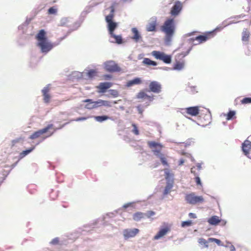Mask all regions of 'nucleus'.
<instances>
[{
	"instance_id": "f257e3e1",
	"label": "nucleus",
	"mask_w": 251,
	"mask_h": 251,
	"mask_svg": "<svg viewBox=\"0 0 251 251\" xmlns=\"http://www.w3.org/2000/svg\"><path fill=\"white\" fill-rule=\"evenodd\" d=\"M38 40V46L40 48L42 52H48L53 48L52 45L48 41L46 33L44 29L40 30L36 36Z\"/></svg>"
},
{
	"instance_id": "f03ea898",
	"label": "nucleus",
	"mask_w": 251,
	"mask_h": 251,
	"mask_svg": "<svg viewBox=\"0 0 251 251\" xmlns=\"http://www.w3.org/2000/svg\"><path fill=\"white\" fill-rule=\"evenodd\" d=\"M148 145L149 148L151 149L154 154L160 158L162 164L164 166H168L166 158L164 154L161 152V150L163 148V146L160 143L155 142V141H149L148 142Z\"/></svg>"
},
{
	"instance_id": "7ed1b4c3",
	"label": "nucleus",
	"mask_w": 251,
	"mask_h": 251,
	"mask_svg": "<svg viewBox=\"0 0 251 251\" xmlns=\"http://www.w3.org/2000/svg\"><path fill=\"white\" fill-rule=\"evenodd\" d=\"M176 28L175 21L174 19H167L161 27V29L167 38H171L173 36Z\"/></svg>"
},
{
	"instance_id": "20e7f679",
	"label": "nucleus",
	"mask_w": 251,
	"mask_h": 251,
	"mask_svg": "<svg viewBox=\"0 0 251 251\" xmlns=\"http://www.w3.org/2000/svg\"><path fill=\"white\" fill-rule=\"evenodd\" d=\"M116 4V3H114L110 7V12L105 17V21L107 23V28L109 34H113L114 30L118 26V24L113 21L114 17L115 6Z\"/></svg>"
},
{
	"instance_id": "39448f33",
	"label": "nucleus",
	"mask_w": 251,
	"mask_h": 251,
	"mask_svg": "<svg viewBox=\"0 0 251 251\" xmlns=\"http://www.w3.org/2000/svg\"><path fill=\"white\" fill-rule=\"evenodd\" d=\"M185 199L188 203L192 205L201 203L204 201L202 196H196L194 193L186 195Z\"/></svg>"
},
{
	"instance_id": "423d86ee",
	"label": "nucleus",
	"mask_w": 251,
	"mask_h": 251,
	"mask_svg": "<svg viewBox=\"0 0 251 251\" xmlns=\"http://www.w3.org/2000/svg\"><path fill=\"white\" fill-rule=\"evenodd\" d=\"M151 54L156 59L162 61L166 64H170L172 61V56L171 55L166 54L165 52L153 50L151 52Z\"/></svg>"
},
{
	"instance_id": "0eeeda50",
	"label": "nucleus",
	"mask_w": 251,
	"mask_h": 251,
	"mask_svg": "<svg viewBox=\"0 0 251 251\" xmlns=\"http://www.w3.org/2000/svg\"><path fill=\"white\" fill-rule=\"evenodd\" d=\"M105 69L109 72H119L120 68L113 61H108L104 63Z\"/></svg>"
},
{
	"instance_id": "6e6552de",
	"label": "nucleus",
	"mask_w": 251,
	"mask_h": 251,
	"mask_svg": "<svg viewBox=\"0 0 251 251\" xmlns=\"http://www.w3.org/2000/svg\"><path fill=\"white\" fill-rule=\"evenodd\" d=\"M53 126V125L52 124L48 125L45 128L34 132L30 136L29 138L32 140L36 139L39 137L41 135L48 132L49 129L52 128Z\"/></svg>"
},
{
	"instance_id": "1a4fd4ad",
	"label": "nucleus",
	"mask_w": 251,
	"mask_h": 251,
	"mask_svg": "<svg viewBox=\"0 0 251 251\" xmlns=\"http://www.w3.org/2000/svg\"><path fill=\"white\" fill-rule=\"evenodd\" d=\"M149 91L154 93H159L161 91V85L157 81H153L149 84Z\"/></svg>"
},
{
	"instance_id": "9d476101",
	"label": "nucleus",
	"mask_w": 251,
	"mask_h": 251,
	"mask_svg": "<svg viewBox=\"0 0 251 251\" xmlns=\"http://www.w3.org/2000/svg\"><path fill=\"white\" fill-rule=\"evenodd\" d=\"M214 35V33L213 32H209L196 37L195 40L198 41L199 43H201L212 38ZM193 40H194V39H193Z\"/></svg>"
},
{
	"instance_id": "9b49d317",
	"label": "nucleus",
	"mask_w": 251,
	"mask_h": 251,
	"mask_svg": "<svg viewBox=\"0 0 251 251\" xmlns=\"http://www.w3.org/2000/svg\"><path fill=\"white\" fill-rule=\"evenodd\" d=\"M242 149L245 155L247 153H249V151L251 149V135L243 143Z\"/></svg>"
},
{
	"instance_id": "f8f14e48",
	"label": "nucleus",
	"mask_w": 251,
	"mask_h": 251,
	"mask_svg": "<svg viewBox=\"0 0 251 251\" xmlns=\"http://www.w3.org/2000/svg\"><path fill=\"white\" fill-rule=\"evenodd\" d=\"M139 230L137 228L126 229L123 231L124 236L125 238H129L133 237L136 236L139 232Z\"/></svg>"
},
{
	"instance_id": "ddd939ff",
	"label": "nucleus",
	"mask_w": 251,
	"mask_h": 251,
	"mask_svg": "<svg viewBox=\"0 0 251 251\" xmlns=\"http://www.w3.org/2000/svg\"><path fill=\"white\" fill-rule=\"evenodd\" d=\"M50 90V85H48L44 87L42 90L43 96V100L46 103H48L50 101L51 96L49 94Z\"/></svg>"
},
{
	"instance_id": "4468645a",
	"label": "nucleus",
	"mask_w": 251,
	"mask_h": 251,
	"mask_svg": "<svg viewBox=\"0 0 251 251\" xmlns=\"http://www.w3.org/2000/svg\"><path fill=\"white\" fill-rule=\"evenodd\" d=\"M182 8V5L180 1H176L175 2V5L172 8L171 14L172 15H177L180 12Z\"/></svg>"
},
{
	"instance_id": "2eb2a0df",
	"label": "nucleus",
	"mask_w": 251,
	"mask_h": 251,
	"mask_svg": "<svg viewBox=\"0 0 251 251\" xmlns=\"http://www.w3.org/2000/svg\"><path fill=\"white\" fill-rule=\"evenodd\" d=\"M156 18H152L150 22L146 26V30L147 31H154L156 29L157 26Z\"/></svg>"
},
{
	"instance_id": "dca6fc26",
	"label": "nucleus",
	"mask_w": 251,
	"mask_h": 251,
	"mask_svg": "<svg viewBox=\"0 0 251 251\" xmlns=\"http://www.w3.org/2000/svg\"><path fill=\"white\" fill-rule=\"evenodd\" d=\"M200 110L199 106H193L186 108L185 109V112L192 116H197Z\"/></svg>"
},
{
	"instance_id": "f3484780",
	"label": "nucleus",
	"mask_w": 251,
	"mask_h": 251,
	"mask_svg": "<svg viewBox=\"0 0 251 251\" xmlns=\"http://www.w3.org/2000/svg\"><path fill=\"white\" fill-rule=\"evenodd\" d=\"M205 111L206 113L204 117H202V115L200 116L201 122L203 126L208 125L210 123L211 120V117L208 110L206 109Z\"/></svg>"
},
{
	"instance_id": "a211bd4d",
	"label": "nucleus",
	"mask_w": 251,
	"mask_h": 251,
	"mask_svg": "<svg viewBox=\"0 0 251 251\" xmlns=\"http://www.w3.org/2000/svg\"><path fill=\"white\" fill-rule=\"evenodd\" d=\"M170 228L168 226H166L163 228L161 229L159 231V232L154 236V239H159V238H161L162 237L166 235L167 233V232L170 231Z\"/></svg>"
},
{
	"instance_id": "6ab92c4d",
	"label": "nucleus",
	"mask_w": 251,
	"mask_h": 251,
	"mask_svg": "<svg viewBox=\"0 0 251 251\" xmlns=\"http://www.w3.org/2000/svg\"><path fill=\"white\" fill-rule=\"evenodd\" d=\"M112 85V83L111 82H101L97 86V88L100 90V92L104 93L107 89L111 87Z\"/></svg>"
},
{
	"instance_id": "aec40b11",
	"label": "nucleus",
	"mask_w": 251,
	"mask_h": 251,
	"mask_svg": "<svg viewBox=\"0 0 251 251\" xmlns=\"http://www.w3.org/2000/svg\"><path fill=\"white\" fill-rule=\"evenodd\" d=\"M136 98L137 99H147L150 101H152L153 99V96H151L147 95L145 92L143 91H140L137 95Z\"/></svg>"
},
{
	"instance_id": "412c9836",
	"label": "nucleus",
	"mask_w": 251,
	"mask_h": 251,
	"mask_svg": "<svg viewBox=\"0 0 251 251\" xmlns=\"http://www.w3.org/2000/svg\"><path fill=\"white\" fill-rule=\"evenodd\" d=\"M83 102H87V103L85 105V108L88 109H92L96 108L95 101H93L91 99H86L83 100Z\"/></svg>"
},
{
	"instance_id": "4be33fe9",
	"label": "nucleus",
	"mask_w": 251,
	"mask_h": 251,
	"mask_svg": "<svg viewBox=\"0 0 251 251\" xmlns=\"http://www.w3.org/2000/svg\"><path fill=\"white\" fill-rule=\"evenodd\" d=\"M142 81L140 78L136 77L132 80H129L126 82L127 87H131L134 85H137L142 83Z\"/></svg>"
},
{
	"instance_id": "5701e85b",
	"label": "nucleus",
	"mask_w": 251,
	"mask_h": 251,
	"mask_svg": "<svg viewBox=\"0 0 251 251\" xmlns=\"http://www.w3.org/2000/svg\"><path fill=\"white\" fill-rule=\"evenodd\" d=\"M132 32L133 34V36L132 37V39L134 40L136 42H138L141 39V36L139 34L137 29L135 27L132 28L131 29Z\"/></svg>"
},
{
	"instance_id": "b1692460",
	"label": "nucleus",
	"mask_w": 251,
	"mask_h": 251,
	"mask_svg": "<svg viewBox=\"0 0 251 251\" xmlns=\"http://www.w3.org/2000/svg\"><path fill=\"white\" fill-rule=\"evenodd\" d=\"M207 222L211 225L216 226L220 222V219L217 216H212L208 219Z\"/></svg>"
},
{
	"instance_id": "393cba45",
	"label": "nucleus",
	"mask_w": 251,
	"mask_h": 251,
	"mask_svg": "<svg viewBox=\"0 0 251 251\" xmlns=\"http://www.w3.org/2000/svg\"><path fill=\"white\" fill-rule=\"evenodd\" d=\"M173 181H169L167 183L163 192V195L164 196L167 195L171 192L172 189L173 187Z\"/></svg>"
},
{
	"instance_id": "a878e982",
	"label": "nucleus",
	"mask_w": 251,
	"mask_h": 251,
	"mask_svg": "<svg viewBox=\"0 0 251 251\" xmlns=\"http://www.w3.org/2000/svg\"><path fill=\"white\" fill-rule=\"evenodd\" d=\"M250 32L245 29L242 32V41L244 42H248L250 38Z\"/></svg>"
},
{
	"instance_id": "bb28decb",
	"label": "nucleus",
	"mask_w": 251,
	"mask_h": 251,
	"mask_svg": "<svg viewBox=\"0 0 251 251\" xmlns=\"http://www.w3.org/2000/svg\"><path fill=\"white\" fill-rule=\"evenodd\" d=\"M142 63L147 66H155L157 65L156 62L152 61L148 58H145L142 61Z\"/></svg>"
},
{
	"instance_id": "cd10ccee",
	"label": "nucleus",
	"mask_w": 251,
	"mask_h": 251,
	"mask_svg": "<svg viewBox=\"0 0 251 251\" xmlns=\"http://www.w3.org/2000/svg\"><path fill=\"white\" fill-rule=\"evenodd\" d=\"M145 216V213L141 212H138L134 213L133 215V219L135 221H140L143 219Z\"/></svg>"
},
{
	"instance_id": "c85d7f7f",
	"label": "nucleus",
	"mask_w": 251,
	"mask_h": 251,
	"mask_svg": "<svg viewBox=\"0 0 251 251\" xmlns=\"http://www.w3.org/2000/svg\"><path fill=\"white\" fill-rule=\"evenodd\" d=\"M109 35L111 37L113 38L115 40V43L118 44H121L123 43V39L121 35H116L114 33H113V34H110Z\"/></svg>"
},
{
	"instance_id": "c756f323",
	"label": "nucleus",
	"mask_w": 251,
	"mask_h": 251,
	"mask_svg": "<svg viewBox=\"0 0 251 251\" xmlns=\"http://www.w3.org/2000/svg\"><path fill=\"white\" fill-rule=\"evenodd\" d=\"M35 149V147H31L30 148L26 150L25 151H23L20 153L19 156L21 158H23L25 157L26 155L30 153L32 151H33Z\"/></svg>"
},
{
	"instance_id": "7c9ffc66",
	"label": "nucleus",
	"mask_w": 251,
	"mask_h": 251,
	"mask_svg": "<svg viewBox=\"0 0 251 251\" xmlns=\"http://www.w3.org/2000/svg\"><path fill=\"white\" fill-rule=\"evenodd\" d=\"M184 63L183 61L179 62L177 61L174 66V69L176 70H180L184 68Z\"/></svg>"
},
{
	"instance_id": "2f4dec72",
	"label": "nucleus",
	"mask_w": 251,
	"mask_h": 251,
	"mask_svg": "<svg viewBox=\"0 0 251 251\" xmlns=\"http://www.w3.org/2000/svg\"><path fill=\"white\" fill-rule=\"evenodd\" d=\"M109 118L107 116H99L95 117V119L99 122H102L108 119Z\"/></svg>"
},
{
	"instance_id": "473e14b6",
	"label": "nucleus",
	"mask_w": 251,
	"mask_h": 251,
	"mask_svg": "<svg viewBox=\"0 0 251 251\" xmlns=\"http://www.w3.org/2000/svg\"><path fill=\"white\" fill-rule=\"evenodd\" d=\"M235 112L234 111H230L226 115V119L227 120H230L235 117Z\"/></svg>"
},
{
	"instance_id": "72a5a7b5",
	"label": "nucleus",
	"mask_w": 251,
	"mask_h": 251,
	"mask_svg": "<svg viewBox=\"0 0 251 251\" xmlns=\"http://www.w3.org/2000/svg\"><path fill=\"white\" fill-rule=\"evenodd\" d=\"M208 242H215L219 246H223V244L222 243V242L220 240L214 238H208Z\"/></svg>"
},
{
	"instance_id": "f704fd0d",
	"label": "nucleus",
	"mask_w": 251,
	"mask_h": 251,
	"mask_svg": "<svg viewBox=\"0 0 251 251\" xmlns=\"http://www.w3.org/2000/svg\"><path fill=\"white\" fill-rule=\"evenodd\" d=\"M198 242L201 245H203L205 248L208 247V243L209 242L208 240L207 241H206L205 239L201 238H200L198 240Z\"/></svg>"
},
{
	"instance_id": "c9c22d12",
	"label": "nucleus",
	"mask_w": 251,
	"mask_h": 251,
	"mask_svg": "<svg viewBox=\"0 0 251 251\" xmlns=\"http://www.w3.org/2000/svg\"><path fill=\"white\" fill-rule=\"evenodd\" d=\"M97 71L95 70H90L87 73V75L90 78H93L97 75Z\"/></svg>"
},
{
	"instance_id": "e433bc0d",
	"label": "nucleus",
	"mask_w": 251,
	"mask_h": 251,
	"mask_svg": "<svg viewBox=\"0 0 251 251\" xmlns=\"http://www.w3.org/2000/svg\"><path fill=\"white\" fill-rule=\"evenodd\" d=\"M132 126L133 127V129L132 130V133L136 135H138L139 134V131L137 126L135 124H132Z\"/></svg>"
},
{
	"instance_id": "4c0bfd02",
	"label": "nucleus",
	"mask_w": 251,
	"mask_h": 251,
	"mask_svg": "<svg viewBox=\"0 0 251 251\" xmlns=\"http://www.w3.org/2000/svg\"><path fill=\"white\" fill-rule=\"evenodd\" d=\"M241 103L243 104L251 103V98H245L241 100Z\"/></svg>"
},
{
	"instance_id": "58836bf2",
	"label": "nucleus",
	"mask_w": 251,
	"mask_h": 251,
	"mask_svg": "<svg viewBox=\"0 0 251 251\" xmlns=\"http://www.w3.org/2000/svg\"><path fill=\"white\" fill-rule=\"evenodd\" d=\"M192 225V222L191 220L183 221L181 223V226L183 227L189 226Z\"/></svg>"
},
{
	"instance_id": "ea45409f",
	"label": "nucleus",
	"mask_w": 251,
	"mask_h": 251,
	"mask_svg": "<svg viewBox=\"0 0 251 251\" xmlns=\"http://www.w3.org/2000/svg\"><path fill=\"white\" fill-rule=\"evenodd\" d=\"M110 94L114 97H117L119 96V92L116 90L111 89L109 91Z\"/></svg>"
},
{
	"instance_id": "a19ab883",
	"label": "nucleus",
	"mask_w": 251,
	"mask_h": 251,
	"mask_svg": "<svg viewBox=\"0 0 251 251\" xmlns=\"http://www.w3.org/2000/svg\"><path fill=\"white\" fill-rule=\"evenodd\" d=\"M57 13V8L55 7H51L48 10V14H55Z\"/></svg>"
},
{
	"instance_id": "79ce46f5",
	"label": "nucleus",
	"mask_w": 251,
	"mask_h": 251,
	"mask_svg": "<svg viewBox=\"0 0 251 251\" xmlns=\"http://www.w3.org/2000/svg\"><path fill=\"white\" fill-rule=\"evenodd\" d=\"M191 50V48H189L185 52H182L181 53H179L178 54L179 57H184L185 56H186L188 53H189L190 51Z\"/></svg>"
},
{
	"instance_id": "37998d69",
	"label": "nucleus",
	"mask_w": 251,
	"mask_h": 251,
	"mask_svg": "<svg viewBox=\"0 0 251 251\" xmlns=\"http://www.w3.org/2000/svg\"><path fill=\"white\" fill-rule=\"evenodd\" d=\"M95 105H96V107H98V106H103V100H99L97 101H95Z\"/></svg>"
},
{
	"instance_id": "c03bdc74",
	"label": "nucleus",
	"mask_w": 251,
	"mask_h": 251,
	"mask_svg": "<svg viewBox=\"0 0 251 251\" xmlns=\"http://www.w3.org/2000/svg\"><path fill=\"white\" fill-rule=\"evenodd\" d=\"M155 215V212L153 211H149L145 214V216H146L148 218H151V216H153Z\"/></svg>"
},
{
	"instance_id": "a18cd8bd",
	"label": "nucleus",
	"mask_w": 251,
	"mask_h": 251,
	"mask_svg": "<svg viewBox=\"0 0 251 251\" xmlns=\"http://www.w3.org/2000/svg\"><path fill=\"white\" fill-rule=\"evenodd\" d=\"M89 117H79V118H77L75 120H72L71 121H76V122H79V121H84V120H87Z\"/></svg>"
},
{
	"instance_id": "49530a36",
	"label": "nucleus",
	"mask_w": 251,
	"mask_h": 251,
	"mask_svg": "<svg viewBox=\"0 0 251 251\" xmlns=\"http://www.w3.org/2000/svg\"><path fill=\"white\" fill-rule=\"evenodd\" d=\"M195 181L197 183V185L202 186V184L200 179V178L199 177V176H196L195 178Z\"/></svg>"
},
{
	"instance_id": "de8ad7c7",
	"label": "nucleus",
	"mask_w": 251,
	"mask_h": 251,
	"mask_svg": "<svg viewBox=\"0 0 251 251\" xmlns=\"http://www.w3.org/2000/svg\"><path fill=\"white\" fill-rule=\"evenodd\" d=\"M191 172L195 176H198V172H196V168L195 167H193L191 169Z\"/></svg>"
},
{
	"instance_id": "09e8293b",
	"label": "nucleus",
	"mask_w": 251,
	"mask_h": 251,
	"mask_svg": "<svg viewBox=\"0 0 251 251\" xmlns=\"http://www.w3.org/2000/svg\"><path fill=\"white\" fill-rule=\"evenodd\" d=\"M103 106H105L107 107H111V102L109 101L103 100Z\"/></svg>"
},
{
	"instance_id": "8fccbe9b",
	"label": "nucleus",
	"mask_w": 251,
	"mask_h": 251,
	"mask_svg": "<svg viewBox=\"0 0 251 251\" xmlns=\"http://www.w3.org/2000/svg\"><path fill=\"white\" fill-rule=\"evenodd\" d=\"M226 224V221L225 220L220 219V222L219 223V224L221 226H225Z\"/></svg>"
},
{
	"instance_id": "3c124183",
	"label": "nucleus",
	"mask_w": 251,
	"mask_h": 251,
	"mask_svg": "<svg viewBox=\"0 0 251 251\" xmlns=\"http://www.w3.org/2000/svg\"><path fill=\"white\" fill-rule=\"evenodd\" d=\"M59 243V240L57 238L53 239L51 242V243L53 245H56Z\"/></svg>"
},
{
	"instance_id": "603ef678",
	"label": "nucleus",
	"mask_w": 251,
	"mask_h": 251,
	"mask_svg": "<svg viewBox=\"0 0 251 251\" xmlns=\"http://www.w3.org/2000/svg\"><path fill=\"white\" fill-rule=\"evenodd\" d=\"M21 140H22L21 138H18V139H16L15 140H13L12 141V146H14L16 143L19 142Z\"/></svg>"
},
{
	"instance_id": "864d4df0",
	"label": "nucleus",
	"mask_w": 251,
	"mask_h": 251,
	"mask_svg": "<svg viewBox=\"0 0 251 251\" xmlns=\"http://www.w3.org/2000/svg\"><path fill=\"white\" fill-rule=\"evenodd\" d=\"M189 217L190 218H193V219H195L197 218L196 214L194 213H190L189 214Z\"/></svg>"
},
{
	"instance_id": "5fc2aeb1",
	"label": "nucleus",
	"mask_w": 251,
	"mask_h": 251,
	"mask_svg": "<svg viewBox=\"0 0 251 251\" xmlns=\"http://www.w3.org/2000/svg\"><path fill=\"white\" fill-rule=\"evenodd\" d=\"M196 168V170L198 171V172H200L201 169V165L199 163H198L196 167H195Z\"/></svg>"
},
{
	"instance_id": "6e6d98bb",
	"label": "nucleus",
	"mask_w": 251,
	"mask_h": 251,
	"mask_svg": "<svg viewBox=\"0 0 251 251\" xmlns=\"http://www.w3.org/2000/svg\"><path fill=\"white\" fill-rule=\"evenodd\" d=\"M184 162V160L183 159H180L178 162V165L179 166L182 165L183 164Z\"/></svg>"
},
{
	"instance_id": "4d7b16f0",
	"label": "nucleus",
	"mask_w": 251,
	"mask_h": 251,
	"mask_svg": "<svg viewBox=\"0 0 251 251\" xmlns=\"http://www.w3.org/2000/svg\"><path fill=\"white\" fill-rule=\"evenodd\" d=\"M246 155L251 159V149L249 151V153H247Z\"/></svg>"
},
{
	"instance_id": "13d9d810",
	"label": "nucleus",
	"mask_w": 251,
	"mask_h": 251,
	"mask_svg": "<svg viewBox=\"0 0 251 251\" xmlns=\"http://www.w3.org/2000/svg\"><path fill=\"white\" fill-rule=\"evenodd\" d=\"M138 112L140 114H142L143 113V110L139 107V106L138 107Z\"/></svg>"
},
{
	"instance_id": "bf43d9fd",
	"label": "nucleus",
	"mask_w": 251,
	"mask_h": 251,
	"mask_svg": "<svg viewBox=\"0 0 251 251\" xmlns=\"http://www.w3.org/2000/svg\"><path fill=\"white\" fill-rule=\"evenodd\" d=\"M53 134V132H52L51 133H50V134H49L48 136H47L46 137H44V139H45V138H47V137H49L50 136H51L52 134Z\"/></svg>"
},
{
	"instance_id": "052dcab7",
	"label": "nucleus",
	"mask_w": 251,
	"mask_h": 251,
	"mask_svg": "<svg viewBox=\"0 0 251 251\" xmlns=\"http://www.w3.org/2000/svg\"><path fill=\"white\" fill-rule=\"evenodd\" d=\"M104 77H105V79H106V78H110L111 77V76L110 75H104Z\"/></svg>"
},
{
	"instance_id": "680f3d73",
	"label": "nucleus",
	"mask_w": 251,
	"mask_h": 251,
	"mask_svg": "<svg viewBox=\"0 0 251 251\" xmlns=\"http://www.w3.org/2000/svg\"><path fill=\"white\" fill-rule=\"evenodd\" d=\"M122 0V1H127V0Z\"/></svg>"
}]
</instances>
